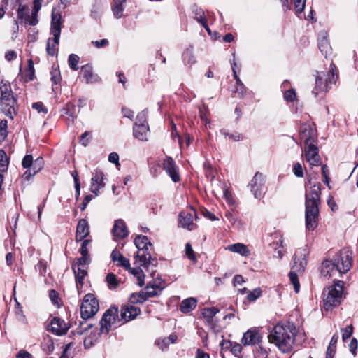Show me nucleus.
Masks as SVG:
<instances>
[{
    "mask_svg": "<svg viewBox=\"0 0 358 358\" xmlns=\"http://www.w3.org/2000/svg\"><path fill=\"white\" fill-rule=\"evenodd\" d=\"M297 333L298 330L294 323H278L268 335V342L280 352L289 353L294 349Z\"/></svg>",
    "mask_w": 358,
    "mask_h": 358,
    "instance_id": "obj_1",
    "label": "nucleus"
},
{
    "mask_svg": "<svg viewBox=\"0 0 358 358\" xmlns=\"http://www.w3.org/2000/svg\"><path fill=\"white\" fill-rule=\"evenodd\" d=\"M352 252L343 249L336 253L332 259H326L322 263L321 274L327 278L341 277L351 268Z\"/></svg>",
    "mask_w": 358,
    "mask_h": 358,
    "instance_id": "obj_2",
    "label": "nucleus"
},
{
    "mask_svg": "<svg viewBox=\"0 0 358 358\" xmlns=\"http://www.w3.org/2000/svg\"><path fill=\"white\" fill-rule=\"evenodd\" d=\"M320 190V185L317 182L306 194V227L308 230H314L317 225Z\"/></svg>",
    "mask_w": 358,
    "mask_h": 358,
    "instance_id": "obj_3",
    "label": "nucleus"
},
{
    "mask_svg": "<svg viewBox=\"0 0 358 358\" xmlns=\"http://www.w3.org/2000/svg\"><path fill=\"white\" fill-rule=\"evenodd\" d=\"M343 284L341 280H337L323 290V307L326 310H329L334 307L340 305L344 299Z\"/></svg>",
    "mask_w": 358,
    "mask_h": 358,
    "instance_id": "obj_4",
    "label": "nucleus"
},
{
    "mask_svg": "<svg viewBox=\"0 0 358 358\" xmlns=\"http://www.w3.org/2000/svg\"><path fill=\"white\" fill-rule=\"evenodd\" d=\"M307 246L298 248L294 255V262L292 265L293 271L289 273V279L293 285L294 291L298 293L300 289V284L298 280L296 272L302 273L304 271L307 265L306 257L308 255Z\"/></svg>",
    "mask_w": 358,
    "mask_h": 358,
    "instance_id": "obj_5",
    "label": "nucleus"
},
{
    "mask_svg": "<svg viewBox=\"0 0 358 358\" xmlns=\"http://www.w3.org/2000/svg\"><path fill=\"white\" fill-rule=\"evenodd\" d=\"M330 69L328 72H317L315 78V87L313 90V94L317 97L320 93L326 92L331 87L332 84L336 83L338 78L337 69L331 63Z\"/></svg>",
    "mask_w": 358,
    "mask_h": 358,
    "instance_id": "obj_6",
    "label": "nucleus"
},
{
    "mask_svg": "<svg viewBox=\"0 0 358 358\" xmlns=\"http://www.w3.org/2000/svg\"><path fill=\"white\" fill-rule=\"evenodd\" d=\"M1 95V106L2 111L5 115L10 118H13L15 114V106L16 100L13 96L10 86L3 84L0 87Z\"/></svg>",
    "mask_w": 358,
    "mask_h": 358,
    "instance_id": "obj_7",
    "label": "nucleus"
},
{
    "mask_svg": "<svg viewBox=\"0 0 358 358\" xmlns=\"http://www.w3.org/2000/svg\"><path fill=\"white\" fill-rule=\"evenodd\" d=\"M99 302L92 294H87L84 296L80 306L81 317L87 320L93 317L99 310Z\"/></svg>",
    "mask_w": 358,
    "mask_h": 358,
    "instance_id": "obj_8",
    "label": "nucleus"
},
{
    "mask_svg": "<svg viewBox=\"0 0 358 358\" xmlns=\"http://www.w3.org/2000/svg\"><path fill=\"white\" fill-rule=\"evenodd\" d=\"M38 13H35L33 9L30 12L29 8L26 5L20 4L17 8V19L15 24L18 28V23L35 26L38 24Z\"/></svg>",
    "mask_w": 358,
    "mask_h": 358,
    "instance_id": "obj_9",
    "label": "nucleus"
},
{
    "mask_svg": "<svg viewBox=\"0 0 358 358\" xmlns=\"http://www.w3.org/2000/svg\"><path fill=\"white\" fill-rule=\"evenodd\" d=\"M117 312L118 310L117 308H110L104 313L100 322V331L102 334H107L113 326L116 327L122 324V322H118V320L120 319L116 318Z\"/></svg>",
    "mask_w": 358,
    "mask_h": 358,
    "instance_id": "obj_10",
    "label": "nucleus"
},
{
    "mask_svg": "<svg viewBox=\"0 0 358 358\" xmlns=\"http://www.w3.org/2000/svg\"><path fill=\"white\" fill-rule=\"evenodd\" d=\"M194 218L196 219L197 215L193 208L182 211L179 215V225L184 229L192 231L196 227V224L194 223Z\"/></svg>",
    "mask_w": 358,
    "mask_h": 358,
    "instance_id": "obj_11",
    "label": "nucleus"
},
{
    "mask_svg": "<svg viewBox=\"0 0 358 358\" xmlns=\"http://www.w3.org/2000/svg\"><path fill=\"white\" fill-rule=\"evenodd\" d=\"M306 161L310 166H318L321 164L322 160L319 155V150L316 143L313 145H306L303 148Z\"/></svg>",
    "mask_w": 358,
    "mask_h": 358,
    "instance_id": "obj_12",
    "label": "nucleus"
},
{
    "mask_svg": "<svg viewBox=\"0 0 358 358\" xmlns=\"http://www.w3.org/2000/svg\"><path fill=\"white\" fill-rule=\"evenodd\" d=\"M264 184V176L262 173L257 172L248 185V187H250V191L253 194L255 198L260 199L262 197V191Z\"/></svg>",
    "mask_w": 358,
    "mask_h": 358,
    "instance_id": "obj_13",
    "label": "nucleus"
},
{
    "mask_svg": "<svg viewBox=\"0 0 358 358\" xmlns=\"http://www.w3.org/2000/svg\"><path fill=\"white\" fill-rule=\"evenodd\" d=\"M141 313V309L138 307L133 305H127L122 306L121 308L120 320L118 322H122L124 324L136 317Z\"/></svg>",
    "mask_w": 358,
    "mask_h": 358,
    "instance_id": "obj_14",
    "label": "nucleus"
},
{
    "mask_svg": "<svg viewBox=\"0 0 358 358\" xmlns=\"http://www.w3.org/2000/svg\"><path fill=\"white\" fill-rule=\"evenodd\" d=\"M300 139L303 141L304 146L313 145L316 143L317 140L315 130L309 125L302 127L300 131Z\"/></svg>",
    "mask_w": 358,
    "mask_h": 358,
    "instance_id": "obj_15",
    "label": "nucleus"
},
{
    "mask_svg": "<svg viewBox=\"0 0 358 358\" xmlns=\"http://www.w3.org/2000/svg\"><path fill=\"white\" fill-rule=\"evenodd\" d=\"M163 168L174 182L180 181V174L175 164V162L171 157H166L164 159L163 162Z\"/></svg>",
    "mask_w": 358,
    "mask_h": 358,
    "instance_id": "obj_16",
    "label": "nucleus"
},
{
    "mask_svg": "<svg viewBox=\"0 0 358 358\" xmlns=\"http://www.w3.org/2000/svg\"><path fill=\"white\" fill-rule=\"evenodd\" d=\"M149 249L138 250L136 256V260L141 266L147 267L150 265L156 266L157 259L152 258Z\"/></svg>",
    "mask_w": 358,
    "mask_h": 358,
    "instance_id": "obj_17",
    "label": "nucleus"
},
{
    "mask_svg": "<svg viewBox=\"0 0 358 358\" xmlns=\"http://www.w3.org/2000/svg\"><path fill=\"white\" fill-rule=\"evenodd\" d=\"M105 184L103 182V173L99 170H96L92 173L91 179L90 190L92 192L98 196L99 194V189L104 187Z\"/></svg>",
    "mask_w": 358,
    "mask_h": 358,
    "instance_id": "obj_18",
    "label": "nucleus"
},
{
    "mask_svg": "<svg viewBox=\"0 0 358 358\" xmlns=\"http://www.w3.org/2000/svg\"><path fill=\"white\" fill-rule=\"evenodd\" d=\"M69 329V324L60 318L54 317L50 322V329L57 336L65 334Z\"/></svg>",
    "mask_w": 358,
    "mask_h": 358,
    "instance_id": "obj_19",
    "label": "nucleus"
},
{
    "mask_svg": "<svg viewBox=\"0 0 358 358\" xmlns=\"http://www.w3.org/2000/svg\"><path fill=\"white\" fill-rule=\"evenodd\" d=\"M54 36L53 39L49 38L47 41L46 51L48 55L54 56L57 54L58 50V45L59 42L60 31L58 28L55 29L53 32H51Z\"/></svg>",
    "mask_w": 358,
    "mask_h": 358,
    "instance_id": "obj_20",
    "label": "nucleus"
},
{
    "mask_svg": "<svg viewBox=\"0 0 358 358\" xmlns=\"http://www.w3.org/2000/svg\"><path fill=\"white\" fill-rule=\"evenodd\" d=\"M80 73L83 74L85 83L87 84L96 83L100 81V78L93 72L92 66L90 64L82 66Z\"/></svg>",
    "mask_w": 358,
    "mask_h": 358,
    "instance_id": "obj_21",
    "label": "nucleus"
},
{
    "mask_svg": "<svg viewBox=\"0 0 358 358\" xmlns=\"http://www.w3.org/2000/svg\"><path fill=\"white\" fill-rule=\"evenodd\" d=\"M112 231L115 238L122 239L128 236L126 224L121 219L115 221Z\"/></svg>",
    "mask_w": 358,
    "mask_h": 358,
    "instance_id": "obj_22",
    "label": "nucleus"
},
{
    "mask_svg": "<svg viewBox=\"0 0 358 358\" xmlns=\"http://www.w3.org/2000/svg\"><path fill=\"white\" fill-rule=\"evenodd\" d=\"M90 234V227L87 221L85 219L79 220L76 233V241L79 242L83 241Z\"/></svg>",
    "mask_w": 358,
    "mask_h": 358,
    "instance_id": "obj_23",
    "label": "nucleus"
},
{
    "mask_svg": "<svg viewBox=\"0 0 358 358\" xmlns=\"http://www.w3.org/2000/svg\"><path fill=\"white\" fill-rule=\"evenodd\" d=\"M225 250L237 253L245 257H249L251 253L250 248L246 245L241 243L229 245L225 247Z\"/></svg>",
    "mask_w": 358,
    "mask_h": 358,
    "instance_id": "obj_24",
    "label": "nucleus"
},
{
    "mask_svg": "<svg viewBox=\"0 0 358 358\" xmlns=\"http://www.w3.org/2000/svg\"><path fill=\"white\" fill-rule=\"evenodd\" d=\"M149 132V127L148 124H138L135 123L133 128L134 136L140 141H147Z\"/></svg>",
    "mask_w": 358,
    "mask_h": 358,
    "instance_id": "obj_25",
    "label": "nucleus"
},
{
    "mask_svg": "<svg viewBox=\"0 0 358 358\" xmlns=\"http://www.w3.org/2000/svg\"><path fill=\"white\" fill-rule=\"evenodd\" d=\"M72 269L75 275L76 287L78 292H80L83 286V280L87 275V269L83 268H76V264H73Z\"/></svg>",
    "mask_w": 358,
    "mask_h": 358,
    "instance_id": "obj_26",
    "label": "nucleus"
},
{
    "mask_svg": "<svg viewBox=\"0 0 358 358\" xmlns=\"http://www.w3.org/2000/svg\"><path fill=\"white\" fill-rule=\"evenodd\" d=\"M259 333L255 330H248L244 334L241 342L245 345H255L259 341Z\"/></svg>",
    "mask_w": 358,
    "mask_h": 358,
    "instance_id": "obj_27",
    "label": "nucleus"
},
{
    "mask_svg": "<svg viewBox=\"0 0 358 358\" xmlns=\"http://www.w3.org/2000/svg\"><path fill=\"white\" fill-rule=\"evenodd\" d=\"M111 259L117 263V266H122L127 270L130 269L129 260L124 257L119 251L114 250L111 252Z\"/></svg>",
    "mask_w": 358,
    "mask_h": 358,
    "instance_id": "obj_28",
    "label": "nucleus"
},
{
    "mask_svg": "<svg viewBox=\"0 0 358 358\" xmlns=\"http://www.w3.org/2000/svg\"><path fill=\"white\" fill-rule=\"evenodd\" d=\"M8 159L4 150H0V189H1L3 181V173L6 172L8 167Z\"/></svg>",
    "mask_w": 358,
    "mask_h": 358,
    "instance_id": "obj_29",
    "label": "nucleus"
},
{
    "mask_svg": "<svg viewBox=\"0 0 358 358\" xmlns=\"http://www.w3.org/2000/svg\"><path fill=\"white\" fill-rule=\"evenodd\" d=\"M197 300L195 298L190 297L186 299H184L180 305V310L183 313H189L192 311L196 306Z\"/></svg>",
    "mask_w": 358,
    "mask_h": 358,
    "instance_id": "obj_30",
    "label": "nucleus"
},
{
    "mask_svg": "<svg viewBox=\"0 0 358 358\" xmlns=\"http://www.w3.org/2000/svg\"><path fill=\"white\" fill-rule=\"evenodd\" d=\"M134 244L138 250L149 249L152 248L151 243L145 236L138 235L134 239Z\"/></svg>",
    "mask_w": 358,
    "mask_h": 358,
    "instance_id": "obj_31",
    "label": "nucleus"
},
{
    "mask_svg": "<svg viewBox=\"0 0 358 358\" xmlns=\"http://www.w3.org/2000/svg\"><path fill=\"white\" fill-rule=\"evenodd\" d=\"M35 76V71L34 63L31 59L28 61V66L22 72V78L25 82H29L34 80Z\"/></svg>",
    "mask_w": 358,
    "mask_h": 358,
    "instance_id": "obj_32",
    "label": "nucleus"
},
{
    "mask_svg": "<svg viewBox=\"0 0 358 358\" xmlns=\"http://www.w3.org/2000/svg\"><path fill=\"white\" fill-rule=\"evenodd\" d=\"M162 289L163 287H161L156 283H149L145 287V294H147L148 298L154 297L158 296L161 293Z\"/></svg>",
    "mask_w": 358,
    "mask_h": 358,
    "instance_id": "obj_33",
    "label": "nucleus"
},
{
    "mask_svg": "<svg viewBox=\"0 0 358 358\" xmlns=\"http://www.w3.org/2000/svg\"><path fill=\"white\" fill-rule=\"evenodd\" d=\"M318 46L320 52L325 57L331 52V48L326 36H322V38L319 39Z\"/></svg>",
    "mask_w": 358,
    "mask_h": 358,
    "instance_id": "obj_34",
    "label": "nucleus"
},
{
    "mask_svg": "<svg viewBox=\"0 0 358 358\" xmlns=\"http://www.w3.org/2000/svg\"><path fill=\"white\" fill-rule=\"evenodd\" d=\"M219 312V310L215 307L206 308L202 311V315L208 322H210L213 317Z\"/></svg>",
    "mask_w": 358,
    "mask_h": 358,
    "instance_id": "obj_35",
    "label": "nucleus"
},
{
    "mask_svg": "<svg viewBox=\"0 0 358 358\" xmlns=\"http://www.w3.org/2000/svg\"><path fill=\"white\" fill-rule=\"evenodd\" d=\"M56 28H58V29L61 31V15L59 13H56L55 11H52L51 32H53Z\"/></svg>",
    "mask_w": 358,
    "mask_h": 358,
    "instance_id": "obj_36",
    "label": "nucleus"
},
{
    "mask_svg": "<svg viewBox=\"0 0 358 358\" xmlns=\"http://www.w3.org/2000/svg\"><path fill=\"white\" fill-rule=\"evenodd\" d=\"M90 255H81V257L78 258L73 264H76V268H83L87 269V266L90 264Z\"/></svg>",
    "mask_w": 358,
    "mask_h": 358,
    "instance_id": "obj_37",
    "label": "nucleus"
},
{
    "mask_svg": "<svg viewBox=\"0 0 358 358\" xmlns=\"http://www.w3.org/2000/svg\"><path fill=\"white\" fill-rule=\"evenodd\" d=\"M106 280L108 286L110 289H115L119 285V280H117L116 275L112 273L107 275Z\"/></svg>",
    "mask_w": 358,
    "mask_h": 358,
    "instance_id": "obj_38",
    "label": "nucleus"
},
{
    "mask_svg": "<svg viewBox=\"0 0 358 358\" xmlns=\"http://www.w3.org/2000/svg\"><path fill=\"white\" fill-rule=\"evenodd\" d=\"M79 60H80V58L77 55L71 54L69 56V59H68V64H69V67L73 71H77L79 69V67H78Z\"/></svg>",
    "mask_w": 358,
    "mask_h": 358,
    "instance_id": "obj_39",
    "label": "nucleus"
},
{
    "mask_svg": "<svg viewBox=\"0 0 358 358\" xmlns=\"http://www.w3.org/2000/svg\"><path fill=\"white\" fill-rule=\"evenodd\" d=\"M182 57L185 63L188 64H193L196 62L192 48H187L184 52Z\"/></svg>",
    "mask_w": 358,
    "mask_h": 358,
    "instance_id": "obj_40",
    "label": "nucleus"
},
{
    "mask_svg": "<svg viewBox=\"0 0 358 358\" xmlns=\"http://www.w3.org/2000/svg\"><path fill=\"white\" fill-rule=\"evenodd\" d=\"M8 122L3 120L0 122V143L2 142L8 135Z\"/></svg>",
    "mask_w": 358,
    "mask_h": 358,
    "instance_id": "obj_41",
    "label": "nucleus"
},
{
    "mask_svg": "<svg viewBox=\"0 0 358 358\" xmlns=\"http://www.w3.org/2000/svg\"><path fill=\"white\" fill-rule=\"evenodd\" d=\"M262 295V290L260 288H256L248 294L247 299L250 302H253L257 300Z\"/></svg>",
    "mask_w": 358,
    "mask_h": 358,
    "instance_id": "obj_42",
    "label": "nucleus"
},
{
    "mask_svg": "<svg viewBox=\"0 0 358 358\" xmlns=\"http://www.w3.org/2000/svg\"><path fill=\"white\" fill-rule=\"evenodd\" d=\"M44 162L42 157H38L31 165V169L34 170V174L37 173L43 167Z\"/></svg>",
    "mask_w": 358,
    "mask_h": 358,
    "instance_id": "obj_43",
    "label": "nucleus"
},
{
    "mask_svg": "<svg viewBox=\"0 0 358 358\" xmlns=\"http://www.w3.org/2000/svg\"><path fill=\"white\" fill-rule=\"evenodd\" d=\"M196 20L201 23L205 28L206 29L210 32V29H208V27H207V24H206V20L204 18V12L199 9V10H196Z\"/></svg>",
    "mask_w": 358,
    "mask_h": 358,
    "instance_id": "obj_44",
    "label": "nucleus"
},
{
    "mask_svg": "<svg viewBox=\"0 0 358 358\" xmlns=\"http://www.w3.org/2000/svg\"><path fill=\"white\" fill-rule=\"evenodd\" d=\"M129 271H131V273L137 278L138 284L140 286L143 285L144 280H143V275L142 271L139 268H132L131 269V268Z\"/></svg>",
    "mask_w": 358,
    "mask_h": 358,
    "instance_id": "obj_45",
    "label": "nucleus"
},
{
    "mask_svg": "<svg viewBox=\"0 0 358 358\" xmlns=\"http://www.w3.org/2000/svg\"><path fill=\"white\" fill-rule=\"evenodd\" d=\"M177 336L174 334H170L168 337L164 338L162 339H158L155 341V344H160L161 343L167 342L169 345L171 343H174L177 340Z\"/></svg>",
    "mask_w": 358,
    "mask_h": 358,
    "instance_id": "obj_46",
    "label": "nucleus"
},
{
    "mask_svg": "<svg viewBox=\"0 0 358 358\" xmlns=\"http://www.w3.org/2000/svg\"><path fill=\"white\" fill-rule=\"evenodd\" d=\"M49 298L54 305L59 306L60 299L58 293L55 290L52 289L50 291Z\"/></svg>",
    "mask_w": 358,
    "mask_h": 358,
    "instance_id": "obj_47",
    "label": "nucleus"
},
{
    "mask_svg": "<svg viewBox=\"0 0 358 358\" xmlns=\"http://www.w3.org/2000/svg\"><path fill=\"white\" fill-rule=\"evenodd\" d=\"M185 253L189 259L192 260V261L196 260L194 252L192 248L191 244L189 243H187L185 245Z\"/></svg>",
    "mask_w": 358,
    "mask_h": 358,
    "instance_id": "obj_48",
    "label": "nucleus"
},
{
    "mask_svg": "<svg viewBox=\"0 0 358 358\" xmlns=\"http://www.w3.org/2000/svg\"><path fill=\"white\" fill-rule=\"evenodd\" d=\"M294 3V8L296 13H301L303 11L306 4V0H292Z\"/></svg>",
    "mask_w": 358,
    "mask_h": 358,
    "instance_id": "obj_49",
    "label": "nucleus"
},
{
    "mask_svg": "<svg viewBox=\"0 0 358 358\" xmlns=\"http://www.w3.org/2000/svg\"><path fill=\"white\" fill-rule=\"evenodd\" d=\"M125 6H120L111 8L113 16L116 19H120L124 16V10Z\"/></svg>",
    "mask_w": 358,
    "mask_h": 358,
    "instance_id": "obj_50",
    "label": "nucleus"
},
{
    "mask_svg": "<svg viewBox=\"0 0 358 358\" xmlns=\"http://www.w3.org/2000/svg\"><path fill=\"white\" fill-rule=\"evenodd\" d=\"M147 111L143 110L137 115L136 122L135 123H138V124H148L146 118H147Z\"/></svg>",
    "mask_w": 358,
    "mask_h": 358,
    "instance_id": "obj_51",
    "label": "nucleus"
},
{
    "mask_svg": "<svg viewBox=\"0 0 358 358\" xmlns=\"http://www.w3.org/2000/svg\"><path fill=\"white\" fill-rule=\"evenodd\" d=\"M342 331V339L345 341L346 339L351 337L353 332V327L352 325H350L347 327L345 329H343Z\"/></svg>",
    "mask_w": 358,
    "mask_h": 358,
    "instance_id": "obj_52",
    "label": "nucleus"
},
{
    "mask_svg": "<svg viewBox=\"0 0 358 358\" xmlns=\"http://www.w3.org/2000/svg\"><path fill=\"white\" fill-rule=\"evenodd\" d=\"M17 2V0H2V6L0 7V19H1L5 14V8L3 5L8 6L9 3L14 6Z\"/></svg>",
    "mask_w": 358,
    "mask_h": 358,
    "instance_id": "obj_53",
    "label": "nucleus"
},
{
    "mask_svg": "<svg viewBox=\"0 0 358 358\" xmlns=\"http://www.w3.org/2000/svg\"><path fill=\"white\" fill-rule=\"evenodd\" d=\"M101 13V6L99 4L94 5L92 10L91 11V16L94 19H98L100 17Z\"/></svg>",
    "mask_w": 358,
    "mask_h": 358,
    "instance_id": "obj_54",
    "label": "nucleus"
},
{
    "mask_svg": "<svg viewBox=\"0 0 358 358\" xmlns=\"http://www.w3.org/2000/svg\"><path fill=\"white\" fill-rule=\"evenodd\" d=\"M33 164V157L31 155H27L22 159V164L24 169L31 168Z\"/></svg>",
    "mask_w": 358,
    "mask_h": 358,
    "instance_id": "obj_55",
    "label": "nucleus"
},
{
    "mask_svg": "<svg viewBox=\"0 0 358 358\" xmlns=\"http://www.w3.org/2000/svg\"><path fill=\"white\" fill-rule=\"evenodd\" d=\"M42 348L46 352H51L54 350V345L50 339H48L43 342Z\"/></svg>",
    "mask_w": 358,
    "mask_h": 358,
    "instance_id": "obj_56",
    "label": "nucleus"
},
{
    "mask_svg": "<svg viewBox=\"0 0 358 358\" xmlns=\"http://www.w3.org/2000/svg\"><path fill=\"white\" fill-rule=\"evenodd\" d=\"M32 108L38 111V113H43L46 114L48 113V109L43 106L41 102H36L32 104Z\"/></svg>",
    "mask_w": 358,
    "mask_h": 358,
    "instance_id": "obj_57",
    "label": "nucleus"
},
{
    "mask_svg": "<svg viewBox=\"0 0 358 358\" xmlns=\"http://www.w3.org/2000/svg\"><path fill=\"white\" fill-rule=\"evenodd\" d=\"M90 241H91L89 239L83 240V241L81 244V247L80 248V252L81 255H83V256L89 255L87 246H88L89 243H90Z\"/></svg>",
    "mask_w": 358,
    "mask_h": 358,
    "instance_id": "obj_58",
    "label": "nucleus"
},
{
    "mask_svg": "<svg viewBox=\"0 0 358 358\" xmlns=\"http://www.w3.org/2000/svg\"><path fill=\"white\" fill-rule=\"evenodd\" d=\"M201 213L206 218H207L211 221L218 220V218L214 214H213L211 212H210L209 210H208L206 208L201 209Z\"/></svg>",
    "mask_w": 358,
    "mask_h": 358,
    "instance_id": "obj_59",
    "label": "nucleus"
},
{
    "mask_svg": "<svg viewBox=\"0 0 358 358\" xmlns=\"http://www.w3.org/2000/svg\"><path fill=\"white\" fill-rule=\"evenodd\" d=\"M284 98L287 101H293L296 98V93L294 90H287L284 93Z\"/></svg>",
    "mask_w": 358,
    "mask_h": 358,
    "instance_id": "obj_60",
    "label": "nucleus"
},
{
    "mask_svg": "<svg viewBox=\"0 0 358 358\" xmlns=\"http://www.w3.org/2000/svg\"><path fill=\"white\" fill-rule=\"evenodd\" d=\"M294 173L297 177H303V171L302 166L300 163H296L293 168Z\"/></svg>",
    "mask_w": 358,
    "mask_h": 358,
    "instance_id": "obj_61",
    "label": "nucleus"
},
{
    "mask_svg": "<svg viewBox=\"0 0 358 358\" xmlns=\"http://www.w3.org/2000/svg\"><path fill=\"white\" fill-rule=\"evenodd\" d=\"M357 345H358L357 340L355 338H352L350 343L349 348H350V351L352 352V354L353 355H356V350L357 348Z\"/></svg>",
    "mask_w": 358,
    "mask_h": 358,
    "instance_id": "obj_62",
    "label": "nucleus"
},
{
    "mask_svg": "<svg viewBox=\"0 0 358 358\" xmlns=\"http://www.w3.org/2000/svg\"><path fill=\"white\" fill-rule=\"evenodd\" d=\"M16 358H33L31 353L25 350H20L16 355Z\"/></svg>",
    "mask_w": 358,
    "mask_h": 358,
    "instance_id": "obj_63",
    "label": "nucleus"
},
{
    "mask_svg": "<svg viewBox=\"0 0 358 358\" xmlns=\"http://www.w3.org/2000/svg\"><path fill=\"white\" fill-rule=\"evenodd\" d=\"M336 347L329 345L327 349L326 358H334Z\"/></svg>",
    "mask_w": 358,
    "mask_h": 358,
    "instance_id": "obj_64",
    "label": "nucleus"
}]
</instances>
